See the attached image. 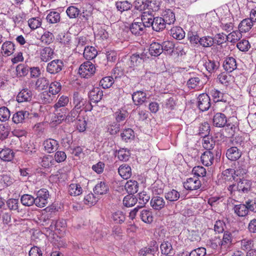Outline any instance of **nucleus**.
<instances>
[{
  "instance_id": "obj_1",
  "label": "nucleus",
  "mask_w": 256,
  "mask_h": 256,
  "mask_svg": "<svg viewBox=\"0 0 256 256\" xmlns=\"http://www.w3.org/2000/svg\"><path fill=\"white\" fill-rule=\"evenodd\" d=\"M235 184H230L228 190L232 196H242L248 193L252 190V182L244 177L238 178Z\"/></svg>"
},
{
  "instance_id": "obj_2",
  "label": "nucleus",
  "mask_w": 256,
  "mask_h": 256,
  "mask_svg": "<svg viewBox=\"0 0 256 256\" xmlns=\"http://www.w3.org/2000/svg\"><path fill=\"white\" fill-rule=\"evenodd\" d=\"M72 103L74 108L80 112L83 110L84 112L90 111L92 108L91 103L86 98H83L77 92H74Z\"/></svg>"
},
{
  "instance_id": "obj_3",
  "label": "nucleus",
  "mask_w": 256,
  "mask_h": 256,
  "mask_svg": "<svg viewBox=\"0 0 256 256\" xmlns=\"http://www.w3.org/2000/svg\"><path fill=\"white\" fill-rule=\"evenodd\" d=\"M96 70L95 65L90 61H86L80 64L78 73L82 78H88L94 74Z\"/></svg>"
},
{
  "instance_id": "obj_4",
  "label": "nucleus",
  "mask_w": 256,
  "mask_h": 256,
  "mask_svg": "<svg viewBox=\"0 0 256 256\" xmlns=\"http://www.w3.org/2000/svg\"><path fill=\"white\" fill-rule=\"evenodd\" d=\"M36 198L35 200V205L40 208L44 207L48 202L49 198V192L46 188H42L36 192Z\"/></svg>"
},
{
  "instance_id": "obj_5",
  "label": "nucleus",
  "mask_w": 256,
  "mask_h": 256,
  "mask_svg": "<svg viewBox=\"0 0 256 256\" xmlns=\"http://www.w3.org/2000/svg\"><path fill=\"white\" fill-rule=\"evenodd\" d=\"M64 68V63L60 60H54L47 64L46 71L50 74L55 75L60 72Z\"/></svg>"
},
{
  "instance_id": "obj_6",
  "label": "nucleus",
  "mask_w": 256,
  "mask_h": 256,
  "mask_svg": "<svg viewBox=\"0 0 256 256\" xmlns=\"http://www.w3.org/2000/svg\"><path fill=\"white\" fill-rule=\"evenodd\" d=\"M148 59V52L136 53L133 54L130 58L128 64L131 68H134L142 64V63Z\"/></svg>"
},
{
  "instance_id": "obj_7",
  "label": "nucleus",
  "mask_w": 256,
  "mask_h": 256,
  "mask_svg": "<svg viewBox=\"0 0 256 256\" xmlns=\"http://www.w3.org/2000/svg\"><path fill=\"white\" fill-rule=\"evenodd\" d=\"M210 99L208 95L202 93L198 98V106L202 112L208 110L210 106Z\"/></svg>"
},
{
  "instance_id": "obj_8",
  "label": "nucleus",
  "mask_w": 256,
  "mask_h": 256,
  "mask_svg": "<svg viewBox=\"0 0 256 256\" xmlns=\"http://www.w3.org/2000/svg\"><path fill=\"white\" fill-rule=\"evenodd\" d=\"M201 182L198 177L194 176L186 179L184 182V186L188 190H194L198 189L201 186Z\"/></svg>"
},
{
  "instance_id": "obj_9",
  "label": "nucleus",
  "mask_w": 256,
  "mask_h": 256,
  "mask_svg": "<svg viewBox=\"0 0 256 256\" xmlns=\"http://www.w3.org/2000/svg\"><path fill=\"white\" fill-rule=\"evenodd\" d=\"M30 114L26 110H20L15 112L12 117V121L16 124H23L30 118Z\"/></svg>"
},
{
  "instance_id": "obj_10",
  "label": "nucleus",
  "mask_w": 256,
  "mask_h": 256,
  "mask_svg": "<svg viewBox=\"0 0 256 256\" xmlns=\"http://www.w3.org/2000/svg\"><path fill=\"white\" fill-rule=\"evenodd\" d=\"M130 30L132 34L136 36H142L146 32V28L140 23V18L134 20L130 26Z\"/></svg>"
},
{
  "instance_id": "obj_11",
  "label": "nucleus",
  "mask_w": 256,
  "mask_h": 256,
  "mask_svg": "<svg viewBox=\"0 0 256 256\" xmlns=\"http://www.w3.org/2000/svg\"><path fill=\"white\" fill-rule=\"evenodd\" d=\"M162 18H161L163 21V23L161 22V30L166 28V26H162L164 25L168 24L170 25L173 24L176 20L175 16L174 13L171 10L168 9L162 12Z\"/></svg>"
},
{
  "instance_id": "obj_12",
  "label": "nucleus",
  "mask_w": 256,
  "mask_h": 256,
  "mask_svg": "<svg viewBox=\"0 0 256 256\" xmlns=\"http://www.w3.org/2000/svg\"><path fill=\"white\" fill-rule=\"evenodd\" d=\"M43 146L48 153H52L58 149L59 144L57 140L52 138H48L44 142Z\"/></svg>"
},
{
  "instance_id": "obj_13",
  "label": "nucleus",
  "mask_w": 256,
  "mask_h": 256,
  "mask_svg": "<svg viewBox=\"0 0 256 256\" xmlns=\"http://www.w3.org/2000/svg\"><path fill=\"white\" fill-rule=\"evenodd\" d=\"M32 92L27 88L22 89L16 96V100L18 102H30L32 99Z\"/></svg>"
},
{
  "instance_id": "obj_14",
  "label": "nucleus",
  "mask_w": 256,
  "mask_h": 256,
  "mask_svg": "<svg viewBox=\"0 0 256 256\" xmlns=\"http://www.w3.org/2000/svg\"><path fill=\"white\" fill-rule=\"evenodd\" d=\"M147 99L145 92L138 90L134 92L132 94V100L136 106H138L142 104Z\"/></svg>"
},
{
  "instance_id": "obj_15",
  "label": "nucleus",
  "mask_w": 256,
  "mask_h": 256,
  "mask_svg": "<svg viewBox=\"0 0 256 256\" xmlns=\"http://www.w3.org/2000/svg\"><path fill=\"white\" fill-rule=\"evenodd\" d=\"M226 122L227 118L222 113L218 112L213 116V125L216 127L222 128L226 126Z\"/></svg>"
},
{
  "instance_id": "obj_16",
  "label": "nucleus",
  "mask_w": 256,
  "mask_h": 256,
  "mask_svg": "<svg viewBox=\"0 0 256 256\" xmlns=\"http://www.w3.org/2000/svg\"><path fill=\"white\" fill-rule=\"evenodd\" d=\"M241 156V150L236 146H232L226 150V156L228 160L232 161L238 160Z\"/></svg>"
},
{
  "instance_id": "obj_17",
  "label": "nucleus",
  "mask_w": 256,
  "mask_h": 256,
  "mask_svg": "<svg viewBox=\"0 0 256 256\" xmlns=\"http://www.w3.org/2000/svg\"><path fill=\"white\" fill-rule=\"evenodd\" d=\"M200 160L204 166H209L214 163V154L210 150H206L202 154Z\"/></svg>"
},
{
  "instance_id": "obj_18",
  "label": "nucleus",
  "mask_w": 256,
  "mask_h": 256,
  "mask_svg": "<svg viewBox=\"0 0 256 256\" xmlns=\"http://www.w3.org/2000/svg\"><path fill=\"white\" fill-rule=\"evenodd\" d=\"M224 68L228 72H231L237 68L236 60L233 57L226 58L223 62Z\"/></svg>"
},
{
  "instance_id": "obj_19",
  "label": "nucleus",
  "mask_w": 256,
  "mask_h": 256,
  "mask_svg": "<svg viewBox=\"0 0 256 256\" xmlns=\"http://www.w3.org/2000/svg\"><path fill=\"white\" fill-rule=\"evenodd\" d=\"M153 246L150 248H144L141 249L138 254L140 256H144L147 254H152L153 256H158V245L156 244V242H153Z\"/></svg>"
},
{
  "instance_id": "obj_20",
  "label": "nucleus",
  "mask_w": 256,
  "mask_h": 256,
  "mask_svg": "<svg viewBox=\"0 0 256 256\" xmlns=\"http://www.w3.org/2000/svg\"><path fill=\"white\" fill-rule=\"evenodd\" d=\"M54 50L50 47L42 48L40 52V57L42 61L46 62L54 58Z\"/></svg>"
},
{
  "instance_id": "obj_21",
  "label": "nucleus",
  "mask_w": 256,
  "mask_h": 256,
  "mask_svg": "<svg viewBox=\"0 0 256 256\" xmlns=\"http://www.w3.org/2000/svg\"><path fill=\"white\" fill-rule=\"evenodd\" d=\"M118 172L122 178L127 180L132 176V169L128 164H124L120 166L118 169Z\"/></svg>"
},
{
  "instance_id": "obj_22",
  "label": "nucleus",
  "mask_w": 256,
  "mask_h": 256,
  "mask_svg": "<svg viewBox=\"0 0 256 256\" xmlns=\"http://www.w3.org/2000/svg\"><path fill=\"white\" fill-rule=\"evenodd\" d=\"M144 52H148V58L150 56H158L160 55V44L158 42H153L150 45L148 50H144Z\"/></svg>"
},
{
  "instance_id": "obj_23",
  "label": "nucleus",
  "mask_w": 256,
  "mask_h": 256,
  "mask_svg": "<svg viewBox=\"0 0 256 256\" xmlns=\"http://www.w3.org/2000/svg\"><path fill=\"white\" fill-rule=\"evenodd\" d=\"M234 214L240 217H244L248 214L246 203L244 204H239L234 205L233 208Z\"/></svg>"
},
{
  "instance_id": "obj_24",
  "label": "nucleus",
  "mask_w": 256,
  "mask_h": 256,
  "mask_svg": "<svg viewBox=\"0 0 256 256\" xmlns=\"http://www.w3.org/2000/svg\"><path fill=\"white\" fill-rule=\"evenodd\" d=\"M103 96V91L99 88H94L89 93L91 100L95 102H100Z\"/></svg>"
},
{
  "instance_id": "obj_25",
  "label": "nucleus",
  "mask_w": 256,
  "mask_h": 256,
  "mask_svg": "<svg viewBox=\"0 0 256 256\" xmlns=\"http://www.w3.org/2000/svg\"><path fill=\"white\" fill-rule=\"evenodd\" d=\"M109 190V186L104 182H98L94 186V191L97 194H106Z\"/></svg>"
},
{
  "instance_id": "obj_26",
  "label": "nucleus",
  "mask_w": 256,
  "mask_h": 256,
  "mask_svg": "<svg viewBox=\"0 0 256 256\" xmlns=\"http://www.w3.org/2000/svg\"><path fill=\"white\" fill-rule=\"evenodd\" d=\"M115 5L118 10L121 12L128 10L132 7V3L128 0H118Z\"/></svg>"
},
{
  "instance_id": "obj_27",
  "label": "nucleus",
  "mask_w": 256,
  "mask_h": 256,
  "mask_svg": "<svg viewBox=\"0 0 256 256\" xmlns=\"http://www.w3.org/2000/svg\"><path fill=\"white\" fill-rule=\"evenodd\" d=\"M15 46L13 42L10 41L4 42L2 46V52L7 56L12 54L15 50Z\"/></svg>"
},
{
  "instance_id": "obj_28",
  "label": "nucleus",
  "mask_w": 256,
  "mask_h": 256,
  "mask_svg": "<svg viewBox=\"0 0 256 256\" xmlns=\"http://www.w3.org/2000/svg\"><path fill=\"white\" fill-rule=\"evenodd\" d=\"M14 156V153L9 148H2L0 151V158L6 162L11 161Z\"/></svg>"
},
{
  "instance_id": "obj_29",
  "label": "nucleus",
  "mask_w": 256,
  "mask_h": 256,
  "mask_svg": "<svg viewBox=\"0 0 256 256\" xmlns=\"http://www.w3.org/2000/svg\"><path fill=\"white\" fill-rule=\"evenodd\" d=\"M174 44L170 40L164 41L161 44V50L165 54L171 56L174 52Z\"/></svg>"
},
{
  "instance_id": "obj_30",
  "label": "nucleus",
  "mask_w": 256,
  "mask_h": 256,
  "mask_svg": "<svg viewBox=\"0 0 256 256\" xmlns=\"http://www.w3.org/2000/svg\"><path fill=\"white\" fill-rule=\"evenodd\" d=\"M124 188L128 194H134L138 191V183L136 180H130L126 182Z\"/></svg>"
},
{
  "instance_id": "obj_31",
  "label": "nucleus",
  "mask_w": 256,
  "mask_h": 256,
  "mask_svg": "<svg viewBox=\"0 0 256 256\" xmlns=\"http://www.w3.org/2000/svg\"><path fill=\"white\" fill-rule=\"evenodd\" d=\"M234 169L228 168L224 170L222 173V179L226 182H231L233 180H238L234 176Z\"/></svg>"
},
{
  "instance_id": "obj_32",
  "label": "nucleus",
  "mask_w": 256,
  "mask_h": 256,
  "mask_svg": "<svg viewBox=\"0 0 256 256\" xmlns=\"http://www.w3.org/2000/svg\"><path fill=\"white\" fill-rule=\"evenodd\" d=\"M98 52L92 46H86L83 52L84 58L86 60H92L96 57Z\"/></svg>"
},
{
  "instance_id": "obj_33",
  "label": "nucleus",
  "mask_w": 256,
  "mask_h": 256,
  "mask_svg": "<svg viewBox=\"0 0 256 256\" xmlns=\"http://www.w3.org/2000/svg\"><path fill=\"white\" fill-rule=\"evenodd\" d=\"M68 194L72 196H78L82 192V189L78 184H71L68 187Z\"/></svg>"
},
{
  "instance_id": "obj_34",
  "label": "nucleus",
  "mask_w": 256,
  "mask_h": 256,
  "mask_svg": "<svg viewBox=\"0 0 256 256\" xmlns=\"http://www.w3.org/2000/svg\"><path fill=\"white\" fill-rule=\"evenodd\" d=\"M253 22L250 18L243 20L238 25L240 31L244 32L249 31L252 26Z\"/></svg>"
},
{
  "instance_id": "obj_35",
  "label": "nucleus",
  "mask_w": 256,
  "mask_h": 256,
  "mask_svg": "<svg viewBox=\"0 0 256 256\" xmlns=\"http://www.w3.org/2000/svg\"><path fill=\"white\" fill-rule=\"evenodd\" d=\"M50 84L48 80L45 77H41L36 82V88L38 90H42L47 88Z\"/></svg>"
},
{
  "instance_id": "obj_36",
  "label": "nucleus",
  "mask_w": 256,
  "mask_h": 256,
  "mask_svg": "<svg viewBox=\"0 0 256 256\" xmlns=\"http://www.w3.org/2000/svg\"><path fill=\"white\" fill-rule=\"evenodd\" d=\"M170 34L174 38L180 40L184 38L185 32L182 28L176 26L171 28Z\"/></svg>"
},
{
  "instance_id": "obj_37",
  "label": "nucleus",
  "mask_w": 256,
  "mask_h": 256,
  "mask_svg": "<svg viewBox=\"0 0 256 256\" xmlns=\"http://www.w3.org/2000/svg\"><path fill=\"white\" fill-rule=\"evenodd\" d=\"M154 18V16L152 14L144 12L142 15L140 22L141 24H143L146 28V27H150Z\"/></svg>"
},
{
  "instance_id": "obj_38",
  "label": "nucleus",
  "mask_w": 256,
  "mask_h": 256,
  "mask_svg": "<svg viewBox=\"0 0 256 256\" xmlns=\"http://www.w3.org/2000/svg\"><path fill=\"white\" fill-rule=\"evenodd\" d=\"M202 146L207 150H210L212 149L215 145V141L212 138V136H204L202 142Z\"/></svg>"
},
{
  "instance_id": "obj_39",
  "label": "nucleus",
  "mask_w": 256,
  "mask_h": 256,
  "mask_svg": "<svg viewBox=\"0 0 256 256\" xmlns=\"http://www.w3.org/2000/svg\"><path fill=\"white\" fill-rule=\"evenodd\" d=\"M205 66L206 70L212 73L218 69L220 66V63L218 60L209 59L206 62Z\"/></svg>"
},
{
  "instance_id": "obj_40",
  "label": "nucleus",
  "mask_w": 256,
  "mask_h": 256,
  "mask_svg": "<svg viewBox=\"0 0 256 256\" xmlns=\"http://www.w3.org/2000/svg\"><path fill=\"white\" fill-rule=\"evenodd\" d=\"M187 36L192 44H199L200 38L197 32L194 31L193 28H191V30L188 31Z\"/></svg>"
},
{
  "instance_id": "obj_41",
  "label": "nucleus",
  "mask_w": 256,
  "mask_h": 256,
  "mask_svg": "<svg viewBox=\"0 0 256 256\" xmlns=\"http://www.w3.org/2000/svg\"><path fill=\"white\" fill-rule=\"evenodd\" d=\"M232 236L230 232L226 231L224 232L223 238L221 239V248H226L232 244Z\"/></svg>"
},
{
  "instance_id": "obj_42",
  "label": "nucleus",
  "mask_w": 256,
  "mask_h": 256,
  "mask_svg": "<svg viewBox=\"0 0 256 256\" xmlns=\"http://www.w3.org/2000/svg\"><path fill=\"white\" fill-rule=\"evenodd\" d=\"M39 100L42 103L50 104L53 100L54 96L50 92L44 91L39 95Z\"/></svg>"
},
{
  "instance_id": "obj_43",
  "label": "nucleus",
  "mask_w": 256,
  "mask_h": 256,
  "mask_svg": "<svg viewBox=\"0 0 256 256\" xmlns=\"http://www.w3.org/2000/svg\"><path fill=\"white\" fill-rule=\"evenodd\" d=\"M22 204L25 206H30L34 204H35L34 198L32 195L28 194H23L20 198Z\"/></svg>"
},
{
  "instance_id": "obj_44",
  "label": "nucleus",
  "mask_w": 256,
  "mask_h": 256,
  "mask_svg": "<svg viewBox=\"0 0 256 256\" xmlns=\"http://www.w3.org/2000/svg\"><path fill=\"white\" fill-rule=\"evenodd\" d=\"M47 22L50 24H56L60 20V14L56 12H50L46 16Z\"/></svg>"
},
{
  "instance_id": "obj_45",
  "label": "nucleus",
  "mask_w": 256,
  "mask_h": 256,
  "mask_svg": "<svg viewBox=\"0 0 256 256\" xmlns=\"http://www.w3.org/2000/svg\"><path fill=\"white\" fill-rule=\"evenodd\" d=\"M200 40V44L204 48L210 47L214 43V38L210 36H203Z\"/></svg>"
},
{
  "instance_id": "obj_46",
  "label": "nucleus",
  "mask_w": 256,
  "mask_h": 256,
  "mask_svg": "<svg viewBox=\"0 0 256 256\" xmlns=\"http://www.w3.org/2000/svg\"><path fill=\"white\" fill-rule=\"evenodd\" d=\"M138 200L133 195L129 194L124 198V204L126 207L134 206L137 202Z\"/></svg>"
},
{
  "instance_id": "obj_47",
  "label": "nucleus",
  "mask_w": 256,
  "mask_h": 256,
  "mask_svg": "<svg viewBox=\"0 0 256 256\" xmlns=\"http://www.w3.org/2000/svg\"><path fill=\"white\" fill-rule=\"evenodd\" d=\"M210 94L215 102L226 101V100L224 98V94L216 89L212 90L210 91Z\"/></svg>"
},
{
  "instance_id": "obj_48",
  "label": "nucleus",
  "mask_w": 256,
  "mask_h": 256,
  "mask_svg": "<svg viewBox=\"0 0 256 256\" xmlns=\"http://www.w3.org/2000/svg\"><path fill=\"white\" fill-rule=\"evenodd\" d=\"M55 114L57 116L58 121L60 123L62 121L65 120L68 113V109L65 107H62L60 108H54Z\"/></svg>"
},
{
  "instance_id": "obj_49",
  "label": "nucleus",
  "mask_w": 256,
  "mask_h": 256,
  "mask_svg": "<svg viewBox=\"0 0 256 256\" xmlns=\"http://www.w3.org/2000/svg\"><path fill=\"white\" fill-rule=\"evenodd\" d=\"M128 116V112L124 110H119L114 113V117L117 122L124 121Z\"/></svg>"
},
{
  "instance_id": "obj_50",
  "label": "nucleus",
  "mask_w": 256,
  "mask_h": 256,
  "mask_svg": "<svg viewBox=\"0 0 256 256\" xmlns=\"http://www.w3.org/2000/svg\"><path fill=\"white\" fill-rule=\"evenodd\" d=\"M120 136L122 140L126 142H128V140H132L134 137V132L131 128L124 130L121 133Z\"/></svg>"
},
{
  "instance_id": "obj_51",
  "label": "nucleus",
  "mask_w": 256,
  "mask_h": 256,
  "mask_svg": "<svg viewBox=\"0 0 256 256\" xmlns=\"http://www.w3.org/2000/svg\"><path fill=\"white\" fill-rule=\"evenodd\" d=\"M227 40L232 43H235L242 38L241 32L239 30L233 31L226 36Z\"/></svg>"
},
{
  "instance_id": "obj_52",
  "label": "nucleus",
  "mask_w": 256,
  "mask_h": 256,
  "mask_svg": "<svg viewBox=\"0 0 256 256\" xmlns=\"http://www.w3.org/2000/svg\"><path fill=\"white\" fill-rule=\"evenodd\" d=\"M80 112V111L73 108L70 112L66 115L65 120L68 122H73L80 118V116H78Z\"/></svg>"
},
{
  "instance_id": "obj_53",
  "label": "nucleus",
  "mask_w": 256,
  "mask_h": 256,
  "mask_svg": "<svg viewBox=\"0 0 256 256\" xmlns=\"http://www.w3.org/2000/svg\"><path fill=\"white\" fill-rule=\"evenodd\" d=\"M163 98L166 99L165 102V107L168 109L172 110L174 108L175 106V102L174 98L171 96V94H166L164 93L162 96H161Z\"/></svg>"
},
{
  "instance_id": "obj_54",
  "label": "nucleus",
  "mask_w": 256,
  "mask_h": 256,
  "mask_svg": "<svg viewBox=\"0 0 256 256\" xmlns=\"http://www.w3.org/2000/svg\"><path fill=\"white\" fill-rule=\"evenodd\" d=\"M66 12L70 18H74L80 14V10L75 6H70L66 9Z\"/></svg>"
},
{
  "instance_id": "obj_55",
  "label": "nucleus",
  "mask_w": 256,
  "mask_h": 256,
  "mask_svg": "<svg viewBox=\"0 0 256 256\" xmlns=\"http://www.w3.org/2000/svg\"><path fill=\"white\" fill-rule=\"evenodd\" d=\"M218 78L221 84L227 86L232 80L233 78L230 74L222 72L218 76Z\"/></svg>"
},
{
  "instance_id": "obj_56",
  "label": "nucleus",
  "mask_w": 256,
  "mask_h": 256,
  "mask_svg": "<svg viewBox=\"0 0 256 256\" xmlns=\"http://www.w3.org/2000/svg\"><path fill=\"white\" fill-rule=\"evenodd\" d=\"M114 83V78L112 76H106L103 78L100 82V85L103 88H110Z\"/></svg>"
},
{
  "instance_id": "obj_57",
  "label": "nucleus",
  "mask_w": 256,
  "mask_h": 256,
  "mask_svg": "<svg viewBox=\"0 0 256 256\" xmlns=\"http://www.w3.org/2000/svg\"><path fill=\"white\" fill-rule=\"evenodd\" d=\"M49 85V92L54 96L58 94L61 90L62 86L58 82H52Z\"/></svg>"
},
{
  "instance_id": "obj_58",
  "label": "nucleus",
  "mask_w": 256,
  "mask_h": 256,
  "mask_svg": "<svg viewBox=\"0 0 256 256\" xmlns=\"http://www.w3.org/2000/svg\"><path fill=\"white\" fill-rule=\"evenodd\" d=\"M188 48L186 46H184L182 44L177 46L175 48V52L178 57L181 59H184L188 52Z\"/></svg>"
},
{
  "instance_id": "obj_59",
  "label": "nucleus",
  "mask_w": 256,
  "mask_h": 256,
  "mask_svg": "<svg viewBox=\"0 0 256 256\" xmlns=\"http://www.w3.org/2000/svg\"><path fill=\"white\" fill-rule=\"evenodd\" d=\"M234 173L236 179H238L244 177V176L247 174L248 170L246 166L240 165L236 168V170H234Z\"/></svg>"
},
{
  "instance_id": "obj_60",
  "label": "nucleus",
  "mask_w": 256,
  "mask_h": 256,
  "mask_svg": "<svg viewBox=\"0 0 256 256\" xmlns=\"http://www.w3.org/2000/svg\"><path fill=\"white\" fill-rule=\"evenodd\" d=\"M52 218V213H46L43 214L40 218V224L44 226H47L50 225L52 222L53 220Z\"/></svg>"
},
{
  "instance_id": "obj_61",
  "label": "nucleus",
  "mask_w": 256,
  "mask_h": 256,
  "mask_svg": "<svg viewBox=\"0 0 256 256\" xmlns=\"http://www.w3.org/2000/svg\"><path fill=\"white\" fill-rule=\"evenodd\" d=\"M140 218L146 223H150L153 220L152 212L146 210H143L140 212Z\"/></svg>"
},
{
  "instance_id": "obj_62",
  "label": "nucleus",
  "mask_w": 256,
  "mask_h": 256,
  "mask_svg": "<svg viewBox=\"0 0 256 256\" xmlns=\"http://www.w3.org/2000/svg\"><path fill=\"white\" fill-rule=\"evenodd\" d=\"M169 238H167L166 240L161 244V253L164 254H168L172 250V246L170 242Z\"/></svg>"
},
{
  "instance_id": "obj_63",
  "label": "nucleus",
  "mask_w": 256,
  "mask_h": 256,
  "mask_svg": "<svg viewBox=\"0 0 256 256\" xmlns=\"http://www.w3.org/2000/svg\"><path fill=\"white\" fill-rule=\"evenodd\" d=\"M40 40L43 43L49 44L54 41V36L52 32L46 31L42 36Z\"/></svg>"
},
{
  "instance_id": "obj_64",
  "label": "nucleus",
  "mask_w": 256,
  "mask_h": 256,
  "mask_svg": "<svg viewBox=\"0 0 256 256\" xmlns=\"http://www.w3.org/2000/svg\"><path fill=\"white\" fill-rule=\"evenodd\" d=\"M112 218L116 223L122 224L124 222L126 216L123 212L117 211L112 214Z\"/></svg>"
}]
</instances>
